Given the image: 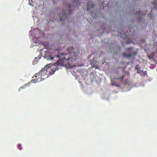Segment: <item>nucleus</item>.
Segmentation results:
<instances>
[{
  "instance_id": "1",
  "label": "nucleus",
  "mask_w": 157,
  "mask_h": 157,
  "mask_svg": "<svg viewBox=\"0 0 157 157\" xmlns=\"http://www.w3.org/2000/svg\"><path fill=\"white\" fill-rule=\"evenodd\" d=\"M60 47H57L46 52L44 57L48 60H54L58 58L62 59L58 60L51 67L48 66V65L46 66L38 73L35 74L33 77L35 78L32 80V82H37L48 78L50 75L53 74L56 71L59 70V66L67 65L70 68L75 66V60L77 59L76 54L70 52H68L69 54L63 52L60 55Z\"/></svg>"
},
{
  "instance_id": "2",
  "label": "nucleus",
  "mask_w": 157,
  "mask_h": 157,
  "mask_svg": "<svg viewBox=\"0 0 157 157\" xmlns=\"http://www.w3.org/2000/svg\"><path fill=\"white\" fill-rule=\"evenodd\" d=\"M126 74H124L123 75L121 76L119 78H117V79L120 80L121 82H122L123 80V79L126 78Z\"/></svg>"
},
{
  "instance_id": "3",
  "label": "nucleus",
  "mask_w": 157,
  "mask_h": 157,
  "mask_svg": "<svg viewBox=\"0 0 157 157\" xmlns=\"http://www.w3.org/2000/svg\"><path fill=\"white\" fill-rule=\"evenodd\" d=\"M124 57L126 58H130L131 57V54H127L125 52H124L122 55Z\"/></svg>"
},
{
  "instance_id": "4",
  "label": "nucleus",
  "mask_w": 157,
  "mask_h": 157,
  "mask_svg": "<svg viewBox=\"0 0 157 157\" xmlns=\"http://www.w3.org/2000/svg\"><path fill=\"white\" fill-rule=\"evenodd\" d=\"M72 7V6L71 7V5H68V10L67 11V12H68V13L69 14H71L72 13V11H71L70 8L71 7Z\"/></svg>"
},
{
  "instance_id": "5",
  "label": "nucleus",
  "mask_w": 157,
  "mask_h": 157,
  "mask_svg": "<svg viewBox=\"0 0 157 157\" xmlns=\"http://www.w3.org/2000/svg\"><path fill=\"white\" fill-rule=\"evenodd\" d=\"M62 15L63 18H64V17L66 16V13H65V11H64L62 12Z\"/></svg>"
},
{
  "instance_id": "6",
  "label": "nucleus",
  "mask_w": 157,
  "mask_h": 157,
  "mask_svg": "<svg viewBox=\"0 0 157 157\" xmlns=\"http://www.w3.org/2000/svg\"><path fill=\"white\" fill-rule=\"evenodd\" d=\"M36 59H37V58L36 57L35 58V59L33 61V62L34 64H35L37 62L36 61Z\"/></svg>"
},
{
  "instance_id": "7",
  "label": "nucleus",
  "mask_w": 157,
  "mask_h": 157,
  "mask_svg": "<svg viewBox=\"0 0 157 157\" xmlns=\"http://www.w3.org/2000/svg\"><path fill=\"white\" fill-rule=\"evenodd\" d=\"M79 0H75V2H76V4L77 5L78 3H79Z\"/></svg>"
},
{
  "instance_id": "8",
  "label": "nucleus",
  "mask_w": 157,
  "mask_h": 157,
  "mask_svg": "<svg viewBox=\"0 0 157 157\" xmlns=\"http://www.w3.org/2000/svg\"><path fill=\"white\" fill-rule=\"evenodd\" d=\"M135 68L137 70V65H136Z\"/></svg>"
},
{
  "instance_id": "9",
  "label": "nucleus",
  "mask_w": 157,
  "mask_h": 157,
  "mask_svg": "<svg viewBox=\"0 0 157 157\" xmlns=\"http://www.w3.org/2000/svg\"><path fill=\"white\" fill-rule=\"evenodd\" d=\"M63 18H61L60 19V21H62V20H63Z\"/></svg>"
},
{
  "instance_id": "10",
  "label": "nucleus",
  "mask_w": 157,
  "mask_h": 157,
  "mask_svg": "<svg viewBox=\"0 0 157 157\" xmlns=\"http://www.w3.org/2000/svg\"><path fill=\"white\" fill-rule=\"evenodd\" d=\"M94 6V5H92V6H91V8H93Z\"/></svg>"
},
{
  "instance_id": "11",
  "label": "nucleus",
  "mask_w": 157,
  "mask_h": 157,
  "mask_svg": "<svg viewBox=\"0 0 157 157\" xmlns=\"http://www.w3.org/2000/svg\"><path fill=\"white\" fill-rule=\"evenodd\" d=\"M19 149L20 150H21V149H22V148H21V147H20V148H19Z\"/></svg>"
},
{
  "instance_id": "12",
  "label": "nucleus",
  "mask_w": 157,
  "mask_h": 157,
  "mask_svg": "<svg viewBox=\"0 0 157 157\" xmlns=\"http://www.w3.org/2000/svg\"><path fill=\"white\" fill-rule=\"evenodd\" d=\"M19 146H20V147H21V145H20V144H19Z\"/></svg>"
},
{
  "instance_id": "13",
  "label": "nucleus",
  "mask_w": 157,
  "mask_h": 157,
  "mask_svg": "<svg viewBox=\"0 0 157 157\" xmlns=\"http://www.w3.org/2000/svg\"><path fill=\"white\" fill-rule=\"evenodd\" d=\"M88 10V8H87V10Z\"/></svg>"
}]
</instances>
